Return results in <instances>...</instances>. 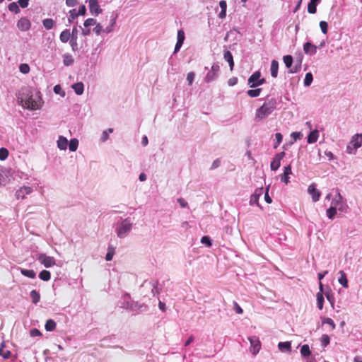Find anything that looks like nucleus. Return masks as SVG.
Segmentation results:
<instances>
[{
  "instance_id": "1",
  "label": "nucleus",
  "mask_w": 362,
  "mask_h": 362,
  "mask_svg": "<svg viewBox=\"0 0 362 362\" xmlns=\"http://www.w3.org/2000/svg\"><path fill=\"white\" fill-rule=\"evenodd\" d=\"M18 100L23 108L29 110H39L42 104L40 93H36L34 95L33 90L29 87L21 88L18 94Z\"/></svg>"
},
{
  "instance_id": "2",
  "label": "nucleus",
  "mask_w": 362,
  "mask_h": 362,
  "mask_svg": "<svg viewBox=\"0 0 362 362\" xmlns=\"http://www.w3.org/2000/svg\"><path fill=\"white\" fill-rule=\"evenodd\" d=\"M277 100L268 95L263 105L256 110L255 120L259 122L270 115L276 108Z\"/></svg>"
},
{
  "instance_id": "3",
  "label": "nucleus",
  "mask_w": 362,
  "mask_h": 362,
  "mask_svg": "<svg viewBox=\"0 0 362 362\" xmlns=\"http://www.w3.org/2000/svg\"><path fill=\"white\" fill-rule=\"evenodd\" d=\"M133 222L130 218H127L117 223L115 232L119 238H124L132 229Z\"/></svg>"
},
{
  "instance_id": "4",
  "label": "nucleus",
  "mask_w": 362,
  "mask_h": 362,
  "mask_svg": "<svg viewBox=\"0 0 362 362\" xmlns=\"http://www.w3.org/2000/svg\"><path fill=\"white\" fill-rule=\"evenodd\" d=\"M362 146V134L354 135L346 146V153L355 154L357 149Z\"/></svg>"
},
{
  "instance_id": "5",
  "label": "nucleus",
  "mask_w": 362,
  "mask_h": 362,
  "mask_svg": "<svg viewBox=\"0 0 362 362\" xmlns=\"http://www.w3.org/2000/svg\"><path fill=\"white\" fill-rule=\"evenodd\" d=\"M220 66L218 62L214 63L211 69L208 71L204 81L206 83H211L216 81L219 76Z\"/></svg>"
},
{
  "instance_id": "6",
  "label": "nucleus",
  "mask_w": 362,
  "mask_h": 362,
  "mask_svg": "<svg viewBox=\"0 0 362 362\" xmlns=\"http://www.w3.org/2000/svg\"><path fill=\"white\" fill-rule=\"evenodd\" d=\"M37 259L46 268L52 267L55 264V259L53 257L47 256L45 253L39 254Z\"/></svg>"
},
{
  "instance_id": "7",
  "label": "nucleus",
  "mask_w": 362,
  "mask_h": 362,
  "mask_svg": "<svg viewBox=\"0 0 362 362\" xmlns=\"http://www.w3.org/2000/svg\"><path fill=\"white\" fill-rule=\"evenodd\" d=\"M285 156L286 153L284 151L277 153L274 156L270 163V168L272 171H276L281 166V161L285 157Z\"/></svg>"
},
{
  "instance_id": "8",
  "label": "nucleus",
  "mask_w": 362,
  "mask_h": 362,
  "mask_svg": "<svg viewBox=\"0 0 362 362\" xmlns=\"http://www.w3.org/2000/svg\"><path fill=\"white\" fill-rule=\"evenodd\" d=\"M0 356L4 359H11V362H14L17 359V354H12L11 351L8 349L4 342H2L0 346Z\"/></svg>"
},
{
  "instance_id": "9",
  "label": "nucleus",
  "mask_w": 362,
  "mask_h": 362,
  "mask_svg": "<svg viewBox=\"0 0 362 362\" xmlns=\"http://www.w3.org/2000/svg\"><path fill=\"white\" fill-rule=\"evenodd\" d=\"M248 340L250 343L251 353L253 355L257 354L261 349V342L259 338L256 336H251L248 337Z\"/></svg>"
},
{
  "instance_id": "10",
  "label": "nucleus",
  "mask_w": 362,
  "mask_h": 362,
  "mask_svg": "<svg viewBox=\"0 0 362 362\" xmlns=\"http://www.w3.org/2000/svg\"><path fill=\"white\" fill-rule=\"evenodd\" d=\"M185 40V35L184 30L182 29L178 30L177 34V42L174 48L173 54H176L180 50Z\"/></svg>"
},
{
  "instance_id": "11",
  "label": "nucleus",
  "mask_w": 362,
  "mask_h": 362,
  "mask_svg": "<svg viewBox=\"0 0 362 362\" xmlns=\"http://www.w3.org/2000/svg\"><path fill=\"white\" fill-rule=\"evenodd\" d=\"M16 26L21 31L25 32L30 29L31 22L26 17H22L18 21Z\"/></svg>"
},
{
  "instance_id": "12",
  "label": "nucleus",
  "mask_w": 362,
  "mask_h": 362,
  "mask_svg": "<svg viewBox=\"0 0 362 362\" xmlns=\"http://www.w3.org/2000/svg\"><path fill=\"white\" fill-rule=\"evenodd\" d=\"M88 2L90 13L92 15L97 16L103 12V9L98 4V0H89Z\"/></svg>"
},
{
  "instance_id": "13",
  "label": "nucleus",
  "mask_w": 362,
  "mask_h": 362,
  "mask_svg": "<svg viewBox=\"0 0 362 362\" xmlns=\"http://www.w3.org/2000/svg\"><path fill=\"white\" fill-rule=\"evenodd\" d=\"M261 76V72L259 71H255L248 78L247 84L250 88H257L259 86V78Z\"/></svg>"
},
{
  "instance_id": "14",
  "label": "nucleus",
  "mask_w": 362,
  "mask_h": 362,
  "mask_svg": "<svg viewBox=\"0 0 362 362\" xmlns=\"http://www.w3.org/2000/svg\"><path fill=\"white\" fill-rule=\"evenodd\" d=\"M263 193V187L257 188L250 196V205L256 204L257 206L261 207L259 204V199Z\"/></svg>"
},
{
  "instance_id": "15",
  "label": "nucleus",
  "mask_w": 362,
  "mask_h": 362,
  "mask_svg": "<svg viewBox=\"0 0 362 362\" xmlns=\"http://www.w3.org/2000/svg\"><path fill=\"white\" fill-rule=\"evenodd\" d=\"M131 297L129 294L125 293L121 298V299L118 302V306L122 308H124L126 310H130L131 303H132Z\"/></svg>"
},
{
  "instance_id": "16",
  "label": "nucleus",
  "mask_w": 362,
  "mask_h": 362,
  "mask_svg": "<svg viewBox=\"0 0 362 362\" xmlns=\"http://www.w3.org/2000/svg\"><path fill=\"white\" fill-rule=\"evenodd\" d=\"M317 47L308 41L303 44V51L307 55L313 56L317 53Z\"/></svg>"
},
{
  "instance_id": "17",
  "label": "nucleus",
  "mask_w": 362,
  "mask_h": 362,
  "mask_svg": "<svg viewBox=\"0 0 362 362\" xmlns=\"http://www.w3.org/2000/svg\"><path fill=\"white\" fill-rule=\"evenodd\" d=\"M33 192V189L29 186H23L16 192V197L17 199H23L26 194H29Z\"/></svg>"
},
{
  "instance_id": "18",
  "label": "nucleus",
  "mask_w": 362,
  "mask_h": 362,
  "mask_svg": "<svg viewBox=\"0 0 362 362\" xmlns=\"http://www.w3.org/2000/svg\"><path fill=\"white\" fill-rule=\"evenodd\" d=\"M292 174L291 165L289 164L284 168V173L281 175V181L286 185L290 182L289 175Z\"/></svg>"
},
{
  "instance_id": "19",
  "label": "nucleus",
  "mask_w": 362,
  "mask_h": 362,
  "mask_svg": "<svg viewBox=\"0 0 362 362\" xmlns=\"http://www.w3.org/2000/svg\"><path fill=\"white\" fill-rule=\"evenodd\" d=\"M308 191L311 195L313 202H316L320 199L321 192L315 187L314 184H312L308 187Z\"/></svg>"
},
{
  "instance_id": "20",
  "label": "nucleus",
  "mask_w": 362,
  "mask_h": 362,
  "mask_svg": "<svg viewBox=\"0 0 362 362\" xmlns=\"http://www.w3.org/2000/svg\"><path fill=\"white\" fill-rule=\"evenodd\" d=\"M278 349L283 353L291 352V341H280L278 343Z\"/></svg>"
},
{
  "instance_id": "21",
  "label": "nucleus",
  "mask_w": 362,
  "mask_h": 362,
  "mask_svg": "<svg viewBox=\"0 0 362 362\" xmlns=\"http://www.w3.org/2000/svg\"><path fill=\"white\" fill-rule=\"evenodd\" d=\"M321 2V0H310L308 4V12L315 14L317 12V6Z\"/></svg>"
},
{
  "instance_id": "22",
  "label": "nucleus",
  "mask_w": 362,
  "mask_h": 362,
  "mask_svg": "<svg viewBox=\"0 0 362 362\" xmlns=\"http://www.w3.org/2000/svg\"><path fill=\"white\" fill-rule=\"evenodd\" d=\"M223 59L228 63L230 69L233 70L234 67L233 57L230 51L225 50L223 53Z\"/></svg>"
},
{
  "instance_id": "23",
  "label": "nucleus",
  "mask_w": 362,
  "mask_h": 362,
  "mask_svg": "<svg viewBox=\"0 0 362 362\" xmlns=\"http://www.w3.org/2000/svg\"><path fill=\"white\" fill-rule=\"evenodd\" d=\"M68 142V139L65 136L60 135L57 141V147L60 150H66Z\"/></svg>"
},
{
  "instance_id": "24",
  "label": "nucleus",
  "mask_w": 362,
  "mask_h": 362,
  "mask_svg": "<svg viewBox=\"0 0 362 362\" xmlns=\"http://www.w3.org/2000/svg\"><path fill=\"white\" fill-rule=\"evenodd\" d=\"M319 137V132L317 129L311 131L307 136V142L308 144H314L315 143Z\"/></svg>"
},
{
  "instance_id": "25",
  "label": "nucleus",
  "mask_w": 362,
  "mask_h": 362,
  "mask_svg": "<svg viewBox=\"0 0 362 362\" xmlns=\"http://www.w3.org/2000/svg\"><path fill=\"white\" fill-rule=\"evenodd\" d=\"M71 88L74 90L75 93L78 95H81L84 91V85L82 82H77L71 86Z\"/></svg>"
},
{
  "instance_id": "26",
  "label": "nucleus",
  "mask_w": 362,
  "mask_h": 362,
  "mask_svg": "<svg viewBox=\"0 0 362 362\" xmlns=\"http://www.w3.org/2000/svg\"><path fill=\"white\" fill-rule=\"evenodd\" d=\"M278 70H279V62L276 60L273 59L271 62V67H270L271 76L273 78L277 77Z\"/></svg>"
},
{
  "instance_id": "27",
  "label": "nucleus",
  "mask_w": 362,
  "mask_h": 362,
  "mask_svg": "<svg viewBox=\"0 0 362 362\" xmlns=\"http://www.w3.org/2000/svg\"><path fill=\"white\" fill-rule=\"evenodd\" d=\"M339 273L340 274V276L339 277V279H338L339 283L344 288H348L349 283H348V279H347L346 273L343 270L339 271Z\"/></svg>"
},
{
  "instance_id": "28",
  "label": "nucleus",
  "mask_w": 362,
  "mask_h": 362,
  "mask_svg": "<svg viewBox=\"0 0 362 362\" xmlns=\"http://www.w3.org/2000/svg\"><path fill=\"white\" fill-rule=\"evenodd\" d=\"M71 39L70 30L69 29H64L59 35V40L63 43H66Z\"/></svg>"
},
{
  "instance_id": "29",
  "label": "nucleus",
  "mask_w": 362,
  "mask_h": 362,
  "mask_svg": "<svg viewBox=\"0 0 362 362\" xmlns=\"http://www.w3.org/2000/svg\"><path fill=\"white\" fill-rule=\"evenodd\" d=\"M301 64H302V59L300 58L297 59L295 62L294 66L292 65L291 69L288 70V73L290 74H296L300 71L301 69Z\"/></svg>"
},
{
  "instance_id": "30",
  "label": "nucleus",
  "mask_w": 362,
  "mask_h": 362,
  "mask_svg": "<svg viewBox=\"0 0 362 362\" xmlns=\"http://www.w3.org/2000/svg\"><path fill=\"white\" fill-rule=\"evenodd\" d=\"M324 294H325L327 300L330 303L331 306L332 308H334V303H335V298H334V293L332 292V290L330 288H328V290L326 291Z\"/></svg>"
},
{
  "instance_id": "31",
  "label": "nucleus",
  "mask_w": 362,
  "mask_h": 362,
  "mask_svg": "<svg viewBox=\"0 0 362 362\" xmlns=\"http://www.w3.org/2000/svg\"><path fill=\"white\" fill-rule=\"evenodd\" d=\"M30 297L31 298V301L34 304H37L40 300V294L36 290H32L30 293Z\"/></svg>"
},
{
  "instance_id": "32",
  "label": "nucleus",
  "mask_w": 362,
  "mask_h": 362,
  "mask_svg": "<svg viewBox=\"0 0 362 362\" xmlns=\"http://www.w3.org/2000/svg\"><path fill=\"white\" fill-rule=\"evenodd\" d=\"M21 274L30 279H35L36 277V273L33 269H21Z\"/></svg>"
},
{
  "instance_id": "33",
  "label": "nucleus",
  "mask_w": 362,
  "mask_h": 362,
  "mask_svg": "<svg viewBox=\"0 0 362 362\" xmlns=\"http://www.w3.org/2000/svg\"><path fill=\"white\" fill-rule=\"evenodd\" d=\"M56 325L57 324L54 320L49 319L46 321L45 328L47 332H52L55 329Z\"/></svg>"
},
{
  "instance_id": "34",
  "label": "nucleus",
  "mask_w": 362,
  "mask_h": 362,
  "mask_svg": "<svg viewBox=\"0 0 362 362\" xmlns=\"http://www.w3.org/2000/svg\"><path fill=\"white\" fill-rule=\"evenodd\" d=\"M68 146H69V148L70 151H71V152L76 151L78 146V140L76 138L71 139L68 142Z\"/></svg>"
},
{
  "instance_id": "35",
  "label": "nucleus",
  "mask_w": 362,
  "mask_h": 362,
  "mask_svg": "<svg viewBox=\"0 0 362 362\" xmlns=\"http://www.w3.org/2000/svg\"><path fill=\"white\" fill-rule=\"evenodd\" d=\"M74 59L70 54H65L63 56V63L66 66H71L74 64Z\"/></svg>"
},
{
  "instance_id": "36",
  "label": "nucleus",
  "mask_w": 362,
  "mask_h": 362,
  "mask_svg": "<svg viewBox=\"0 0 362 362\" xmlns=\"http://www.w3.org/2000/svg\"><path fill=\"white\" fill-rule=\"evenodd\" d=\"M38 276L41 280L48 281L51 279V273L49 271L44 269L40 272Z\"/></svg>"
},
{
  "instance_id": "37",
  "label": "nucleus",
  "mask_w": 362,
  "mask_h": 362,
  "mask_svg": "<svg viewBox=\"0 0 362 362\" xmlns=\"http://www.w3.org/2000/svg\"><path fill=\"white\" fill-rule=\"evenodd\" d=\"M300 354L303 358H308L310 356L311 351L308 344H303L300 348Z\"/></svg>"
},
{
  "instance_id": "38",
  "label": "nucleus",
  "mask_w": 362,
  "mask_h": 362,
  "mask_svg": "<svg viewBox=\"0 0 362 362\" xmlns=\"http://www.w3.org/2000/svg\"><path fill=\"white\" fill-rule=\"evenodd\" d=\"M283 61H284V63L285 64V66H286V68L291 69V68L293 65V57L290 54L285 55L283 57Z\"/></svg>"
},
{
  "instance_id": "39",
  "label": "nucleus",
  "mask_w": 362,
  "mask_h": 362,
  "mask_svg": "<svg viewBox=\"0 0 362 362\" xmlns=\"http://www.w3.org/2000/svg\"><path fill=\"white\" fill-rule=\"evenodd\" d=\"M316 300H317V307L319 310H322L325 298L323 294L321 293H317L316 294Z\"/></svg>"
},
{
  "instance_id": "40",
  "label": "nucleus",
  "mask_w": 362,
  "mask_h": 362,
  "mask_svg": "<svg viewBox=\"0 0 362 362\" xmlns=\"http://www.w3.org/2000/svg\"><path fill=\"white\" fill-rule=\"evenodd\" d=\"M337 208L335 206H331L329 209H327L326 214L329 219L332 220L336 214H337Z\"/></svg>"
},
{
  "instance_id": "41",
  "label": "nucleus",
  "mask_w": 362,
  "mask_h": 362,
  "mask_svg": "<svg viewBox=\"0 0 362 362\" xmlns=\"http://www.w3.org/2000/svg\"><path fill=\"white\" fill-rule=\"evenodd\" d=\"M19 7L16 2H11L8 6V10L15 14L20 13L21 10Z\"/></svg>"
},
{
  "instance_id": "42",
  "label": "nucleus",
  "mask_w": 362,
  "mask_h": 362,
  "mask_svg": "<svg viewBox=\"0 0 362 362\" xmlns=\"http://www.w3.org/2000/svg\"><path fill=\"white\" fill-rule=\"evenodd\" d=\"M42 25L47 30H51L54 25V21L52 18H45L42 20Z\"/></svg>"
},
{
  "instance_id": "43",
  "label": "nucleus",
  "mask_w": 362,
  "mask_h": 362,
  "mask_svg": "<svg viewBox=\"0 0 362 362\" xmlns=\"http://www.w3.org/2000/svg\"><path fill=\"white\" fill-rule=\"evenodd\" d=\"M201 243L208 247H210L213 245V240L209 235H204L201 238Z\"/></svg>"
},
{
  "instance_id": "44",
  "label": "nucleus",
  "mask_w": 362,
  "mask_h": 362,
  "mask_svg": "<svg viewBox=\"0 0 362 362\" xmlns=\"http://www.w3.org/2000/svg\"><path fill=\"white\" fill-rule=\"evenodd\" d=\"M151 284L152 285L151 292L153 296H156V295H158L161 290V288L158 287V281H152L151 282Z\"/></svg>"
},
{
  "instance_id": "45",
  "label": "nucleus",
  "mask_w": 362,
  "mask_h": 362,
  "mask_svg": "<svg viewBox=\"0 0 362 362\" xmlns=\"http://www.w3.org/2000/svg\"><path fill=\"white\" fill-rule=\"evenodd\" d=\"M313 81V76L311 72L306 73L304 78V86L305 87L310 86Z\"/></svg>"
},
{
  "instance_id": "46",
  "label": "nucleus",
  "mask_w": 362,
  "mask_h": 362,
  "mask_svg": "<svg viewBox=\"0 0 362 362\" xmlns=\"http://www.w3.org/2000/svg\"><path fill=\"white\" fill-rule=\"evenodd\" d=\"M262 91V88H255V89H250L247 91V94L251 97V98H256L258 97Z\"/></svg>"
},
{
  "instance_id": "47",
  "label": "nucleus",
  "mask_w": 362,
  "mask_h": 362,
  "mask_svg": "<svg viewBox=\"0 0 362 362\" xmlns=\"http://www.w3.org/2000/svg\"><path fill=\"white\" fill-rule=\"evenodd\" d=\"M116 19H117V16H115V18H112L110 20L109 25H107L105 28H104V33H110L113 30V28L116 23Z\"/></svg>"
},
{
  "instance_id": "48",
  "label": "nucleus",
  "mask_w": 362,
  "mask_h": 362,
  "mask_svg": "<svg viewBox=\"0 0 362 362\" xmlns=\"http://www.w3.org/2000/svg\"><path fill=\"white\" fill-rule=\"evenodd\" d=\"M283 140V135L277 132L275 134V141L274 143L273 147L274 148H277V147L280 145V144L282 142Z\"/></svg>"
},
{
  "instance_id": "49",
  "label": "nucleus",
  "mask_w": 362,
  "mask_h": 362,
  "mask_svg": "<svg viewBox=\"0 0 362 362\" xmlns=\"http://www.w3.org/2000/svg\"><path fill=\"white\" fill-rule=\"evenodd\" d=\"M77 11L75 8H73L69 11V17L68 22L69 23H71L77 17H78Z\"/></svg>"
},
{
  "instance_id": "50",
  "label": "nucleus",
  "mask_w": 362,
  "mask_h": 362,
  "mask_svg": "<svg viewBox=\"0 0 362 362\" xmlns=\"http://www.w3.org/2000/svg\"><path fill=\"white\" fill-rule=\"evenodd\" d=\"M113 132L112 128H108L107 129L103 132L102 136L100 137V141L102 142L106 141L109 139V134Z\"/></svg>"
},
{
  "instance_id": "51",
  "label": "nucleus",
  "mask_w": 362,
  "mask_h": 362,
  "mask_svg": "<svg viewBox=\"0 0 362 362\" xmlns=\"http://www.w3.org/2000/svg\"><path fill=\"white\" fill-rule=\"evenodd\" d=\"M321 346L322 347L327 346L330 343V338L327 334H322L320 339Z\"/></svg>"
},
{
  "instance_id": "52",
  "label": "nucleus",
  "mask_w": 362,
  "mask_h": 362,
  "mask_svg": "<svg viewBox=\"0 0 362 362\" xmlns=\"http://www.w3.org/2000/svg\"><path fill=\"white\" fill-rule=\"evenodd\" d=\"M115 254V249L112 246H109L107 248V252L105 255V260L106 261H111L113 258Z\"/></svg>"
},
{
  "instance_id": "53",
  "label": "nucleus",
  "mask_w": 362,
  "mask_h": 362,
  "mask_svg": "<svg viewBox=\"0 0 362 362\" xmlns=\"http://www.w3.org/2000/svg\"><path fill=\"white\" fill-rule=\"evenodd\" d=\"M9 155L8 150L6 148H0V160H5Z\"/></svg>"
},
{
  "instance_id": "54",
  "label": "nucleus",
  "mask_w": 362,
  "mask_h": 362,
  "mask_svg": "<svg viewBox=\"0 0 362 362\" xmlns=\"http://www.w3.org/2000/svg\"><path fill=\"white\" fill-rule=\"evenodd\" d=\"M322 323L329 325L332 327V329H334L336 327V325H335L334 322L333 321L332 319H331L329 317L323 318L322 320Z\"/></svg>"
},
{
  "instance_id": "55",
  "label": "nucleus",
  "mask_w": 362,
  "mask_h": 362,
  "mask_svg": "<svg viewBox=\"0 0 362 362\" xmlns=\"http://www.w3.org/2000/svg\"><path fill=\"white\" fill-rule=\"evenodd\" d=\"M69 45L71 47V50L73 52H76L79 49V47H78V44L77 42V40L76 39H70V40L69 41Z\"/></svg>"
},
{
  "instance_id": "56",
  "label": "nucleus",
  "mask_w": 362,
  "mask_h": 362,
  "mask_svg": "<svg viewBox=\"0 0 362 362\" xmlns=\"http://www.w3.org/2000/svg\"><path fill=\"white\" fill-rule=\"evenodd\" d=\"M97 24V22H96V20L94 19V18H87L84 23H83V26L86 27V28H89L92 25H96Z\"/></svg>"
},
{
  "instance_id": "57",
  "label": "nucleus",
  "mask_w": 362,
  "mask_h": 362,
  "mask_svg": "<svg viewBox=\"0 0 362 362\" xmlns=\"http://www.w3.org/2000/svg\"><path fill=\"white\" fill-rule=\"evenodd\" d=\"M320 28L322 33L326 35L328 32V23L326 21H322L320 22Z\"/></svg>"
},
{
  "instance_id": "58",
  "label": "nucleus",
  "mask_w": 362,
  "mask_h": 362,
  "mask_svg": "<svg viewBox=\"0 0 362 362\" xmlns=\"http://www.w3.org/2000/svg\"><path fill=\"white\" fill-rule=\"evenodd\" d=\"M53 90L56 94L61 95L62 96L65 95V92L62 90V88L59 84L55 85Z\"/></svg>"
},
{
  "instance_id": "59",
  "label": "nucleus",
  "mask_w": 362,
  "mask_h": 362,
  "mask_svg": "<svg viewBox=\"0 0 362 362\" xmlns=\"http://www.w3.org/2000/svg\"><path fill=\"white\" fill-rule=\"evenodd\" d=\"M93 31L97 35H100L102 33H104V28L100 23H97L95 27L93 29Z\"/></svg>"
},
{
  "instance_id": "60",
  "label": "nucleus",
  "mask_w": 362,
  "mask_h": 362,
  "mask_svg": "<svg viewBox=\"0 0 362 362\" xmlns=\"http://www.w3.org/2000/svg\"><path fill=\"white\" fill-rule=\"evenodd\" d=\"M19 70L22 74H28L30 71V66L27 64H21L19 66Z\"/></svg>"
},
{
  "instance_id": "61",
  "label": "nucleus",
  "mask_w": 362,
  "mask_h": 362,
  "mask_svg": "<svg viewBox=\"0 0 362 362\" xmlns=\"http://www.w3.org/2000/svg\"><path fill=\"white\" fill-rule=\"evenodd\" d=\"M303 136V134L300 132H293L291 134V137L293 139L294 141H296L298 139H300Z\"/></svg>"
},
{
  "instance_id": "62",
  "label": "nucleus",
  "mask_w": 362,
  "mask_h": 362,
  "mask_svg": "<svg viewBox=\"0 0 362 362\" xmlns=\"http://www.w3.org/2000/svg\"><path fill=\"white\" fill-rule=\"evenodd\" d=\"M30 335L32 337H40L42 336V333L38 329L33 328L30 330Z\"/></svg>"
},
{
  "instance_id": "63",
  "label": "nucleus",
  "mask_w": 362,
  "mask_h": 362,
  "mask_svg": "<svg viewBox=\"0 0 362 362\" xmlns=\"http://www.w3.org/2000/svg\"><path fill=\"white\" fill-rule=\"evenodd\" d=\"M86 7L85 5L82 4L79 6L78 10L77 11L78 16H84L86 14Z\"/></svg>"
},
{
  "instance_id": "64",
  "label": "nucleus",
  "mask_w": 362,
  "mask_h": 362,
  "mask_svg": "<svg viewBox=\"0 0 362 362\" xmlns=\"http://www.w3.org/2000/svg\"><path fill=\"white\" fill-rule=\"evenodd\" d=\"M195 78V74L193 71L189 72L187 76V81L189 85H192Z\"/></svg>"
}]
</instances>
